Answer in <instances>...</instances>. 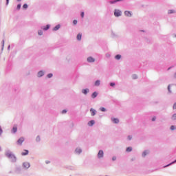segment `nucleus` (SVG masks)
<instances>
[{"mask_svg": "<svg viewBox=\"0 0 176 176\" xmlns=\"http://www.w3.org/2000/svg\"><path fill=\"white\" fill-rule=\"evenodd\" d=\"M30 163H28V162H24L23 163V167L25 168H30Z\"/></svg>", "mask_w": 176, "mask_h": 176, "instance_id": "1a4fd4ad", "label": "nucleus"}, {"mask_svg": "<svg viewBox=\"0 0 176 176\" xmlns=\"http://www.w3.org/2000/svg\"><path fill=\"white\" fill-rule=\"evenodd\" d=\"M53 76V74H49L47 75V78H52Z\"/></svg>", "mask_w": 176, "mask_h": 176, "instance_id": "2f4dec72", "label": "nucleus"}, {"mask_svg": "<svg viewBox=\"0 0 176 176\" xmlns=\"http://www.w3.org/2000/svg\"><path fill=\"white\" fill-rule=\"evenodd\" d=\"M73 23L74 24V25H76V24H78V21L74 20V21H73Z\"/></svg>", "mask_w": 176, "mask_h": 176, "instance_id": "7c9ffc66", "label": "nucleus"}, {"mask_svg": "<svg viewBox=\"0 0 176 176\" xmlns=\"http://www.w3.org/2000/svg\"><path fill=\"white\" fill-rule=\"evenodd\" d=\"M119 1H120V0H115L113 1H110V3H116V2H119Z\"/></svg>", "mask_w": 176, "mask_h": 176, "instance_id": "393cba45", "label": "nucleus"}, {"mask_svg": "<svg viewBox=\"0 0 176 176\" xmlns=\"http://www.w3.org/2000/svg\"><path fill=\"white\" fill-rule=\"evenodd\" d=\"M100 80H96L95 82V86H98L100 85Z\"/></svg>", "mask_w": 176, "mask_h": 176, "instance_id": "412c9836", "label": "nucleus"}, {"mask_svg": "<svg viewBox=\"0 0 176 176\" xmlns=\"http://www.w3.org/2000/svg\"><path fill=\"white\" fill-rule=\"evenodd\" d=\"M173 109H176V102L174 103L173 106Z\"/></svg>", "mask_w": 176, "mask_h": 176, "instance_id": "473e14b6", "label": "nucleus"}, {"mask_svg": "<svg viewBox=\"0 0 176 176\" xmlns=\"http://www.w3.org/2000/svg\"><path fill=\"white\" fill-rule=\"evenodd\" d=\"M128 138H129V140H131V136H129Z\"/></svg>", "mask_w": 176, "mask_h": 176, "instance_id": "37998d69", "label": "nucleus"}, {"mask_svg": "<svg viewBox=\"0 0 176 176\" xmlns=\"http://www.w3.org/2000/svg\"><path fill=\"white\" fill-rule=\"evenodd\" d=\"M62 113H67V111H66V110H63V111H62Z\"/></svg>", "mask_w": 176, "mask_h": 176, "instance_id": "58836bf2", "label": "nucleus"}, {"mask_svg": "<svg viewBox=\"0 0 176 176\" xmlns=\"http://www.w3.org/2000/svg\"><path fill=\"white\" fill-rule=\"evenodd\" d=\"M110 86H112V87L115 86V82H111Z\"/></svg>", "mask_w": 176, "mask_h": 176, "instance_id": "e433bc0d", "label": "nucleus"}, {"mask_svg": "<svg viewBox=\"0 0 176 176\" xmlns=\"http://www.w3.org/2000/svg\"><path fill=\"white\" fill-rule=\"evenodd\" d=\"M7 1V3H9V0H6Z\"/></svg>", "mask_w": 176, "mask_h": 176, "instance_id": "a18cd8bd", "label": "nucleus"}, {"mask_svg": "<svg viewBox=\"0 0 176 176\" xmlns=\"http://www.w3.org/2000/svg\"><path fill=\"white\" fill-rule=\"evenodd\" d=\"M23 142H24V138H21L17 141L18 145H21V144H23Z\"/></svg>", "mask_w": 176, "mask_h": 176, "instance_id": "7ed1b4c3", "label": "nucleus"}, {"mask_svg": "<svg viewBox=\"0 0 176 176\" xmlns=\"http://www.w3.org/2000/svg\"><path fill=\"white\" fill-rule=\"evenodd\" d=\"M168 89L170 91V85L168 87Z\"/></svg>", "mask_w": 176, "mask_h": 176, "instance_id": "c03bdc74", "label": "nucleus"}, {"mask_svg": "<svg viewBox=\"0 0 176 176\" xmlns=\"http://www.w3.org/2000/svg\"><path fill=\"white\" fill-rule=\"evenodd\" d=\"M38 35H43V32H42V30H38Z\"/></svg>", "mask_w": 176, "mask_h": 176, "instance_id": "cd10ccee", "label": "nucleus"}, {"mask_svg": "<svg viewBox=\"0 0 176 176\" xmlns=\"http://www.w3.org/2000/svg\"><path fill=\"white\" fill-rule=\"evenodd\" d=\"M172 120H176V113H175V114H173V115L172 116Z\"/></svg>", "mask_w": 176, "mask_h": 176, "instance_id": "5701e85b", "label": "nucleus"}, {"mask_svg": "<svg viewBox=\"0 0 176 176\" xmlns=\"http://www.w3.org/2000/svg\"><path fill=\"white\" fill-rule=\"evenodd\" d=\"M114 16H116V17H119V16H122V12L119 10H116L114 12Z\"/></svg>", "mask_w": 176, "mask_h": 176, "instance_id": "f257e3e1", "label": "nucleus"}, {"mask_svg": "<svg viewBox=\"0 0 176 176\" xmlns=\"http://www.w3.org/2000/svg\"><path fill=\"white\" fill-rule=\"evenodd\" d=\"M28 8V5H27V3H25L23 6V9H27Z\"/></svg>", "mask_w": 176, "mask_h": 176, "instance_id": "a878e982", "label": "nucleus"}, {"mask_svg": "<svg viewBox=\"0 0 176 176\" xmlns=\"http://www.w3.org/2000/svg\"><path fill=\"white\" fill-rule=\"evenodd\" d=\"M124 14L126 17H131V12L130 11H125Z\"/></svg>", "mask_w": 176, "mask_h": 176, "instance_id": "39448f33", "label": "nucleus"}, {"mask_svg": "<svg viewBox=\"0 0 176 176\" xmlns=\"http://www.w3.org/2000/svg\"><path fill=\"white\" fill-rule=\"evenodd\" d=\"M148 152L147 151H144V152L142 153V156H143L144 157H145V155H148Z\"/></svg>", "mask_w": 176, "mask_h": 176, "instance_id": "b1692460", "label": "nucleus"}, {"mask_svg": "<svg viewBox=\"0 0 176 176\" xmlns=\"http://www.w3.org/2000/svg\"><path fill=\"white\" fill-rule=\"evenodd\" d=\"M29 151L28 150H24V152L21 153L22 156H26V155H28Z\"/></svg>", "mask_w": 176, "mask_h": 176, "instance_id": "9d476101", "label": "nucleus"}, {"mask_svg": "<svg viewBox=\"0 0 176 176\" xmlns=\"http://www.w3.org/2000/svg\"><path fill=\"white\" fill-rule=\"evenodd\" d=\"M87 61H88V63H94V61H96V60L93 57H89L87 58Z\"/></svg>", "mask_w": 176, "mask_h": 176, "instance_id": "0eeeda50", "label": "nucleus"}, {"mask_svg": "<svg viewBox=\"0 0 176 176\" xmlns=\"http://www.w3.org/2000/svg\"><path fill=\"white\" fill-rule=\"evenodd\" d=\"M174 163H176V160L173 162L170 163V164H173Z\"/></svg>", "mask_w": 176, "mask_h": 176, "instance_id": "79ce46f5", "label": "nucleus"}, {"mask_svg": "<svg viewBox=\"0 0 176 176\" xmlns=\"http://www.w3.org/2000/svg\"><path fill=\"white\" fill-rule=\"evenodd\" d=\"M6 155L7 156V157H9V158L14 157V155H13L12 153H9V152H7L6 153Z\"/></svg>", "mask_w": 176, "mask_h": 176, "instance_id": "20e7f679", "label": "nucleus"}, {"mask_svg": "<svg viewBox=\"0 0 176 176\" xmlns=\"http://www.w3.org/2000/svg\"><path fill=\"white\" fill-rule=\"evenodd\" d=\"M18 1V2H20V1H21V0H17Z\"/></svg>", "mask_w": 176, "mask_h": 176, "instance_id": "49530a36", "label": "nucleus"}, {"mask_svg": "<svg viewBox=\"0 0 176 176\" xmlns=\"http://www.w3.org/2000/svg\"><path fill=\"white\" fill-rule=\"evenodd\" d=\"M12 132L13 133H17V126H14L13 127Z\"/></svg>", "mask_w": 176, "mask_h": 176, "instance_id": "a211bd4d", "label": "nucleus"}, {"mask_svg": "<svg viewBox=\"0 0 176 176\" xmlns=\"http://www.w3.org/2000/svg\"><path fill=\"white\" fill-rule=\"evenodd\" d=\"M81 17L82 18L85 17V12H81Z\"/></svg>", "mask_w": 176, "mask_h": 176, "instance_id": "72a5a7b5", "label": "nucleus"}, {"mask_svg": "<svg viewBox=\"0 0 176 176\" xmlns=\"http://www.w3.org/2000/svg\"><path fill=\"white\" fill-rule=\"evenodd\" d=\"M111 121L113 122V123H116V124L119 123V119L118 118H112Z\"/></svg>", "mask_w": 176, "mask_h": 176, "instance_id": "6e6552de", "label": "nucleus"}, {"mask_svg": "<svg viewBox=\"0 0 176 176\" xmlns=\"http://www.w3.org/2000/svg\"><path fill=\"white\" fill-rule=\"evenodd\" d=\"M1 134H2V128H1V126H0V135H1Z\"/></svg>", "mask_w": 176, "mask_h": 176, "instance_id": "ea45409f", "label": "nucleus"}, {"mask_svg": "<svg viewBox=\"0 0 176 176\" xmlns=\"http://www.w3.org/2000/svg\"><path fill=\"white\" fill-rule=\"evenodd\" d=\"M100 111H101L102 112H105V111H107V110L105 109L104 107H100Z\"/></svg>", "mask_w": 176, "mask_h": 176, "instance_id": "bb28decb", "label": "nucleus"}, {"mask_svg": "<svg viewBox=\"0 0 176 176\" xmlns=\"http://www.w3.org/2000/svg\"><path fill=\"white\" fill-rule=\"evenodd\" d=\"M43 75H44V73L43 71H40L38 73V78H41Z\"/></svg>", "mask_w": 176, "mask_h": 176, "instance_id": "f8f14e48", "label": "nucleus"}, {"mask_svg": "<svg viewBox=\"0 0 176 176\" xmlns=\"http://www.w3.org/2000/svg\"><path fill=\"white\" fill-rule=\"evenodd\" d=\"M90 112H91V116H94L97 111L94 109H90Z\"/></svg>", "mask_w": 176, "mask_h": 176, "instance_id": "423d86ee", "label": "nucleus"}, {"mask_svg": "<svg viewBox=\"0 0 176 176\" xmlns=\"http://www.w3.org/2000/svg\"><path fill=\"white\" fill-rule=\"evenodd\" d=\"M132 151H133V148L131 147L126 148V152H131Z\"/></svg>", "mask_w": 176, "mask_h": 176, "instance_id": "aec40b11", "label": "nucleus"}, {"mask_svg": "<svg viewBox=\"0 0 176 176\" xmlns=\"http://www.w3.org/2000/svg\"><path fill=\"white\" fill-rule=\"evenodd\" d=\"M170 130H175V126L172 125V126H170Z\"/></svg>", "mask_w": 176, "mask_h": 176, "instance_id": "c85d7f7f", "label": "nucleus"}, {"mask_svg": "<svg viewBox=\"0 0 176 176\" xmlns=\"http://www.w3.org/2000/svg\"><path fill=\"white\" fill-rule=\"evenodd\" d=\"M76 152H77L78 153H80L82 152V150L80 149H76Z\"/></svg>", "mask_w": 176, "mask_h": 176, "instance_id": "c756f323", "label": "nucleus"}, {"mask_svg": "<svg viewBox=\"0 0 176 176\" xmlns=\"http://www.w3.org/2000/svg\"><path fill=\"white\" fill-rule=\"evenodd\" d=\"M168 14H171L173 13H175V11H174V10H170L168 11Z\"/></svg>", "mask_w": 176, "mask_h": 176, "instance_id": "6ab92c4d", "label": "nucleus"}, {"mask_svg": "<svg viewBox=\"0 0 176 176\" xmlns=\"http://www.w3.org/2000/svg\"><path fill=\"white\" fill-rule=\"evenodd\" d=\"M133 79H137V75L135 74L133 75Z\"/></svg>", "mask_w": 176, "mask_h": 176, "instance_id": "f704fd0d", "label": "nucleus"}, {"mask_svg": "<svg viewBox=\"0 0 176 176\" xmlns=\"http://www.w3.org/2000/svg\"><path fill=\"white\" fill-rule=\"evenodd\" d=\"M168 166H170V164L167 165L166 167Z\"/></svg>", "mask_w": 176, "mask_h": 176, "instance_id": "de8ad7c7", "label": "nucleus"}, {"mask_svg": "<svg viewBox=\"0 0 176 176\" xmlns=\"http://www.w3.org/2000/svg\"><path fill=\"white\" fill-rule=\"evenodd\" d=\"M98 96V94L97 92H94L91 95L92 98H96Z\"/></svg>", "mask_w": 176, "mask_h": 176, "instance_id": "9b49d317", "label": "nucleus"}, {"mask_svg": "<svg viewBox=\"0 0 176 176\" xmlns=\"http://www.w3.org/2000/svg\"><path fill=\"white\" fill-rule=\"evenodd\" d=\"M49 28H50V25H47L45 28H43V30H44V31H47Z\"/></svg>", "mask_w": 176, "mask_h": 176, "instance_id": "2eb2a0df", "label": "nucleus"}, {"mask_svg": "<svg viewBox=\"0 0 176 176\" xmlns=\"http://www.w3.org/2000/svg\"><path fill=\"white\" fill-rule=\"evenodd\" d=\"M21 8V5L19 4V5L17 6V9L19 10Z\"/></svg>", "mask_w": 176, "mask_h": 176, "instance_id": "c9c22d12", "label": "nucleus"}, {"mask_svg": "<svg viewBox=\"0 0 176 176\" xmlns=\"http://www.w3.org/2000/svg\"><path fill=\"white\" fill-rule=\"evenodd\" d=\"M156 120V117H153V118H152V121L153 122H155Z\"/></svg>", "mask_w": 176, "mask_h": 176, "instance_id": "4c0bfd02", "label": "nucleus"}, {"mask_svg": "<svg viewBox=\"0 0 176 176\" xmlns=\"http://www.w3.org/2000/svg\"><path fill=\"white\" fill-rule=\"evenodd\" d=\"M77 39H78V41H80V39H82V34H78L77 35Z\"/></svg>", "mask_w": 176, "mask_h": 176, "instance_id": "f3484780", "label": "nucleus"}, {"mask_svg": "<svg viewBox=\"0 0 176 176\" xmlns=\"http://www.w3.org/2000/svg\"><path fill=\"white\" fill-rule=\"evenodd\" d=\"M121 58H122V56H120L119 54L116 56V60H120Z\"/></svg>", "mask_w": 176, "mask_h": 176, "instance_id": "4be33fe9", "label": "nucleus"}, {"mask_svg": "<svg viewBox=\"0 0 176 176\" xmlns=\"http://www.w3.org/2000/svg\"><path fill=\"white\" fill-rule=\"evenodd\" d=\"M98 157L99 159H101V157H104V151H102V150H100L98 153Z\"/></svg>", "mask_w": 176, "mask_h": 176, "instance_id": "f03ea898", "label": "nucleus"}, {"mask_svg": "<svg viewBox=\"0 0 176 176\" xmlns=\"http://www.w3.org/2000/svg\"><path fill=\"white\" fill-rule=\"evenodd\" d=\"M60 25H57L54 28V31H57L58 30H60Z\"/></svg>", "mask_w": 176, "mask_h": 176, "instance_id": "4468645a", "label": "nucleus"}, {"mask_svg": "<svg viewBox=\"0 0 176 176\" xmlns=\"http://www.w3.org/2000/svg\"><path fill=\"white\" fill-rule=\"evenodd\" d=\"M94 120H91L88 122V126H93L94 124Z\"/></svg>", "mask_w": 176, "mask_h": 176, "instance_id": "ddd939ff", "label": "nucleus"}, {"mask_svg": "<svg viewBox=\"0 0 176 176\" xmlns=\"http://www.w3.org/2000/svg\"><path fill=\"white\" fill-rule=\"evenodd\" d=\"M82 93H83V94H87L89 89H82Z\"/></svg>", "mask_w": 176, "mask_h": 176, "instance_id": "dca6fc26", "label": "nucleus"}, {"mask_svg": "<svg viewBox=\"0 0 176 176\" xmlns=\"http://www.w3.org/2000/svg\"><path fill=\"white\" fill-rule=\"evenodd\" d=\"M112 160H116V157H113L112 158Z\"/></svg>", "mask_w": 176, "mask_h": 176, "instance_id": "a19ab883", "label": "nucleus"}]
</instances>
